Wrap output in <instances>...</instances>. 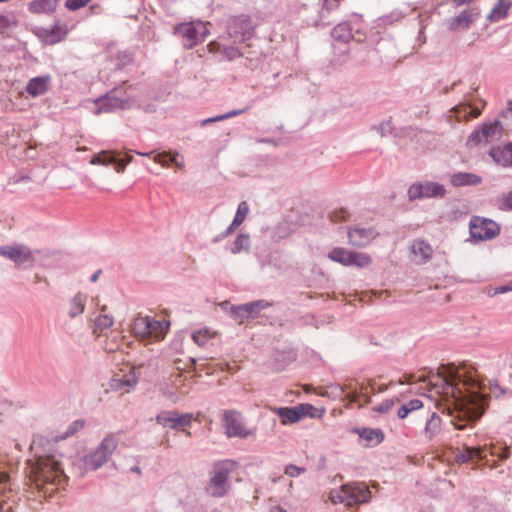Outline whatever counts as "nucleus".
<instances>
[{"mask_svg":"<svg viewBox=\"0 0 512 512\" xmlns=\"http://www.w3.org/2000/svg\"><path fill=\"white\" fill-rule=\"evenodd\" d=\"M177 154L171 155L170 153H159L154 158L155 162L163 165L168 166L170 163H175L177 166H179L178 162L176 161Z\"/></svg>","mask_w":512,"mask_h":512,"instance_id":"46","label":"nucleus"},{"mask_svg":"<svg viewBox=\"0 0 512 512\" xmlns=\"http://www.w3.org/2000/svg\"><path fill=\"white\" fill-rule=\"evenodd\" d=\"M502 125L499 121L484 123L479 130L474 131L468 138L470 146L491 142L501 136Z\"/></svg>","mask_w":512,"mask_h":512,"instance_id":"13","label":"nucleus"},{"mask_svg":"<svg viewBox=\"0 0 512 512\" xmlns=\"http://www.w3.org/2000/svg\"><path fill=\"white\" fill-rule=\"evenodd\" d=\"M250 245V237L245 234H239L234 242L232 253L237 254L243 250H247Z\"/></svg>","mask_w":512,"mask_h":512,"instance_id":"40","label":"nucleus"},{"mask_svg":"<svg viewBox=\"0 0 512 512\" xmlns=\"http://www.w3.org/2000/svg\"><path fill=\"white\" fill-rule=\"evenodd\" d=\"M132 161V157H128L126 160L125 159H117L115 157V161H114V165H115V170L116 172L120 173V172H123L126 165L128 163H130Z\"/></svg>","mask_w":512,"mask_h":512,"instance_id":"53","label":"nucleus"},{"mask_svg":"<svg viewBox=\"0 0 512 512\" xmlns=\"http://www.w3.org/2000/svg\"><path fill=\"white\" fill-rule=\"evenodd\" d=\"M67 27L64 25H54L50 30L51 42H58L67 35Z\"/></svg>","mask_w":512,"mask_h":512,"instance_id":"45","label":"nucleus"},{"mask_svg":"<svg viewBox=\"0 0 512 512\" xmlns=\"http://www.w3.org/2000/svg\"><path fill=\"white\" fill-rule=\"evenodd\" d=\"M371 497L370 490L364 483H350L342 485L339 489L330 492V500L346 506H353L367 502Z\"/></svg>","mask_w":512,"mask_h":512,"instance_id":"4","label":"nucleus"},{"mask_svg":"<svg viewBox=\"0 0 512 512\" xmlns=\"http://www.w3.org/2000/svg\"><path fill=\"white\" fill-rule=\"evenodd\" d=\"M100 311V314L94 320L93 328V333L97 336H100L104 330L110 328L114 323V319L107 313V307L105 305L100 308Z\"/></svg>","mask_w":512,"mask_h":512,"instance_id":"24","label":"nucleus"},{"mask_svg":"<svg viewBox=\"0 0 512 512\" xmlns=\"http://www.w3.org/2000/svg\"><path fill=\"white\" fill-rule=\"evenodd\" d=\"M120 372L122 374L115 373L113 375L109 385L113 390H124L125 392H128L129 388L135 386L137 383V377L134 369L130 365H125Z\"/></svg>","mask_w":512,"mask_h":512,"instance_id":"18","label":"nucleus"},{"mask_svg":"<svg viewBox=\"0 0 512 512\" xmlns=\"http://www.w3.org/2000/svg\"><path fill=\"white\" fill-rule=\"evenodd\" d=\"M83 467L85 470H96L101 467L107 460L105 457L96 449L94 452L86 455L83 460Z\"/></svg>","mask_w":512,"mask_h":512,"instance_id":"28","label":"nucleus"},{"mask_svg":"<svg viewBox=\"0 0 512 512\" xmlns=\"http://www.w3.org/2000/svg\"><path fill=\"white\" fill-rule=\"evenodd\" d=\"M169 322L151 316H138L132 323V332L138 338L149 342H159L165 338Z\"/></svg>","mask_w":512,"mask_h":512,"instance_id":"3","label":"nucleus"},{"mask_svg":"<svg viewBox=\"0 0 512 512\" xmlns=\"http://www.w3.org/2000/svg\"><path fill=\"white\" fill-rule=\"evenodd\" d=\"M473 0H454V2L457 4V5H465V4H469L470 2H472Z\"/></svg>","mask_w":512,"mask_h":512,"instance_id":"63","label":"nucleus"},{"mask_svg":"<svg viewBox=\"0 0 512 512\" xmlns=\"http://www.w3.org/2000/svg\"><path fill=\"white\" fill-rule=\"evenodd\" d=\"M445 193L446 189L443 185L430 181L414 183L408 190L410 200L443 197Z\"/></svg>","mask_w":512,"mask_h":512,"instance_id":"12","label":"nucleus"},{"mask_svg":"<svg viewBox=\"0 0 512 512\" xmlns=\"http://www.w3.org/2000/svg\"><path fill=\"white\" fill-rule=\"evenodd\" d=\"M347 234L349 244L358 248L369 245L379 235L374 228L359 225L349 227Z\"/></svg>","mask_w":512,"mask_h":512,"instance_id":"16","label":"nucleus"},{"mask_svg":"<svg viewBox=\"0 0 512 512\" xmlns=\"http://www.w3.org/2000/svg\"><path fill=\"white\" fill-rule=\"evenodd\" d=\"M55 0H34L30 5V11L33 13H51L56 9Z\"/></svg>","mask_w":512,"mask_h":512,"instance_id":"33","label":"nucleus"},{"mask_svg":"<svg viewBox=\"0 0 512 512\" xmlns=\"http://www.w3.org/2000/svg\"><path fill=\"white\" fill-rule=\"evenodd\" d=\"M482 182V178L476 174L468 172H458L450 176V183L455 187L475 186Z\"/></svg>","mask_w":512,"mask_h":512,"instance_id":"22","label":"nucleus"},{"mask_svg":"<svg viewBox=\"0 0 512 512\" xmlns=\"http://www.w3.org/2000/svg\"><path fill=\"white\" fill-rule=\"evenodd\" d=\"M480 17V11L478 8H467L463 10L459 15L451 18L447 22V27L451 31H463L471 27V25L478 20Z\"/></svg>","mask_w":512,"mask_h":512,"instance_id":"17","label":"nucleus"},{"mask_svg":"<svg viewBox=\"0 0 512 512\" xmlns=\"http://www.w3.org/2000/svg\"><path fill=\"white\" fill-rule=\"evenodd\" d=\"M118 446V439L114 434H110L106 436L99 447L97 448L99 452L105 457L106 460L112 455L115 449Z\"/></svg>","mask_w":512,"mask_h":512,"instance_id":"30","label":"nucleus"},{"mask_svg":"<svg viewBox=\"0 0 512 512\" xmlns=\"http://www.w3.org/2000/svg\"><path fill=\"white\" fill-rule=\"evenodd\" d=\"M360 392L359 393H367L368 389H370V386L367 384H360L359 385Z\"/></svg>","mask_w":512,"mask_h":512,"instance_id":"61","label":"nucleus"},{"mask_svg":"<svg viewBox=\"0 0 512 512\" xmlns=\"http://www.w3.org/2000/svg\"><path fill=\"white\" fill-rule=\"evenodd\" d=\"M86 303V296L82 293H77L70 302L69 315L74 318L84 312Z\"/></svg>","mask_w":512,"mask_h":512,"instance_id":"34","label":"nucleus"},{"mask_svg":"<svg viewBox=\"0 0 512 512\" xmlns=\"http://www.w3.org/2000/svg\"><path fill=\"white\" fill-rule=\"evenodd\" d=\"M0 512H13L12 505L4 492L0 493Z\"/></svg>","mask_w":512,"mask_h":512,"instance_id":"52","label":"nucleus"},{"mask_svg":"<svg viewBox=\"0 0 512 512\" xmlns=\"http://www.w3.org/2000/svg\"><path fill=\"white\" fill-rule=\"evenodd\" d=\"M359 395L360 399L363 398V403H361L362 406L371 403V397L367 393H359Z\"/></svg>","mask_w":512,"mask_h":512,"instance_id":"60","label":"nucleus"},{"mask_svg":"<svg viewBox=\"0 0 512 512\" xmlns=\"http://www.w3.org/2000/svg\"><path fill=\"white\" fill-rule=\"evenodd\" d=\"M243 112H244V110H232V111H229V112H227V113H225L223 115H218V116H215V117L204 119L201 122V125L205 126V125H207L209 123H214V122H217V121L229 119V118H232L234 116L240 115Z\"/></svg>","mask_w":512,"mask_h":512,"instance_id":"44","label":"nucleus"},{"mask_svg":"<svg viewBox=\"0 0 512 512\" xmlns=\"http://www.w3.org/2000/svg\"><path fill=\"white\" fill-rule=\"evenodd\" d=\"M423 407V403L418 399H413L408 403L402 405L397 412V415L400 419L407 417V415L415 410H418Z\"/></svg>","mask_w":512,"mask_h":512,"instance_id":"36","label":"nucleus"},{"mask_svg":"<svg viewBox=\"0 0 512 512\" xmlns=\"http://www.w3.org/2000/svg\"><path fill=\"white\" fill-rule=\"evenodd\" d=\"M499 207L501 210H512V191L504 194L500 199Z\"/></svg>","mask_w":512,"mask_h":512,"instance_id":"48","label":"nucleus"},{"mask_svg":"<svg viewBox=\"0 0 512 512\" xmlns=\"http://www.w3.org/2000/svg\"><path fill=\"white\" fill-rule=\"evenodd\" d=\"M41 253V250L33 251L23 244L6 245L0 247V256L10 259L16 266H32L36 257L35 254Z\"/></svg>","mask_w":512,"mask_h":512,"instance_id":"9","label":"nucleus"},{"mask_svg":"<svg viewBox=\"0 0 512 512\" xmlns=\"http://www.w3.org/2000/svg\"><path fill=\"white\" fill-rule=\"evenodd\" d=\"M296 407H297V410L299 413L300 420L307 416H309L311 418H315L317 416V414H316L317 410L311 404L302 403V404L297 405Z\"/></svg>","mask_w":512,"mask_h":512,"instance_id":"43","label":"nucleus"},{"mask_svg":"<svg viewBox=\"0 0 512 512\" xmlns=\"http://www.w3.org/2000/svg\"><path fill=\"white\" fill-rule=\"evenodd\" d=\"M102 273L101 270H97L93 273V275L91 276V281L92 282H96L100 276V274Z\"/></svg>","mask_w":512,"mask_h":512,"instance_id":"62","label":"nucleus"},{"mask_svg":"<svg viewBox=\"0 0 512 512\" xmlns=\"http://www.w3.org/2000/svg\"><path fill=\"white\" fill-rule=\"evenodd\" d=\"M233 464L231 462L219 463L214 468V475L207 487V492L213 497H222L227 492V482Z\"/></svg>","mask_w":512,"mask_h":512,"instance_id":"10","label":"nucleus"},{"mask_svg":"<svg viewBox=\"0 0 512 512\" xmlns=\"http://www.w3.org/2000/svg\"><path fill=\"white\" fill-rule=\"evenodd\" d=\"M223 53L228 60H233V59L241 56V53L236 48H233V47L225 48L223 50Z\"/></svg>","mask_w":512,"mask_h":512,"instance_id":"56","label":"nucleus"},{"mask_svg":"<svg viewBox=\"0 0 512 512\" xmlns=\"http://www.w3.org/2000/svg\"><path fill=\"white\" fill-rule=\"evenodd\" d=\"M346 390H349V393H347L343 398L345 407L350 408L353 404H357L358 407H362V404L360 403V395L356 388L353 389L351 385L342 387V392H345Z\"/></svg>","mask_w":512,"mask_h":512,"instance_id":"35","label":"nucleus"},{"mask_svg":"<svg viewBox=\"0 0 512 512\" xmlns=\"http://www.w3.org/2000/svg\"><path fill=\"white\" fill-rule=\"evenodd\" d=\"M470 233L475 239H491L499 233V226L492 220L474 217L470 221Z\"/></svg>","mask_w":512,"mask_h":512,"instance_id":"14","label":"nucleus"},{"mask_svg":"<svg viewBox=\"0 0 512 512\" xmlns=\"http://www.w3.org/2000/svg\"><path fill=\"white\" fill-rule=\"evenodd\" d=\"M411 259L418 265L426 264L432 259L433 248L423 239H415L410 246Z\"/></svg>","mask_w":512,"mask_h":512,"instance_id":"19","label":"nucleus"},{"mask_svg":"<svg viewBox=\"0 0 512 512\" xmlns=\"http://www.w3.org/2000/svg\"><path fill=\"white\" fill-rule=\"evenodd\" d=\"M194 415L192 413L180 414L177 411H162L156 416V422L163 426L174 430L185 432L188 436L190 432L186 428L191 425Z\"/></svg>","mask_w":512,"mask_h":512,"instance_id":"11","label":"nucleus"},{"mask_svg":"<svg viewBox=\"0 0 512 512\" xmlns=\"http://www.w3.org/2000/svg\"><path fill=\"white\" fill-rule=\"evenodd\" d=\"M511 6L512 3L510 0H497L488 14L487 19L491 22H498L506 18Z\"/></svg>","mask_w":512,"mask_h":512,"instance_id":"25","label":"nucleus"},{"mask_svg":"<svg viewBox=\"0 0 512 512\" xmlns=\"http://www.w3.org/2000/svg\"><path fill=\"white\" fill-rule=\"evenodd\" d=\"M428 382L443 396L456 429H464L466 422L483 415L488 392L472 364L442 365L428 376Z\"/></svg>","mask_w":512,"mask_h":512,"instance_id":"1","label":"nucleus"},{"mask_svg":"<svg viewBox=\"0 0 512 512\" xmlns=\"http://www.w3.org/2000/svg\"><path fill=\"white\" fill-rule=\"evenodd\" d=\"M398 402L397 398L385 399L380 404L375 405L372 410L374 412H378L380 414H386L394 407V405Z\"/></svg>","mask_w":512,"mask_h":512,"instance_id":"42","label":"nucleus"},{"mask_svg":"<svg viewBox=\"0 0 512 512\" xmlns=\"http://www.w3.org/2000/svg\"><path fill=\"white\" fill-rule=\"evenodd\" d=\"M442 420L436 412H432L425 422L424 428L421 431V437L425 441L435 440L441 432Z\"/></svg>","mask_w":512,"mask_h":512,"instance_id":"20","label":"nucleus"},{"mask_svg":"<svg viewBox=\"0 0 512 512\" xmlns=\"http://www.w3.org/2000/svg\"><path fill=\"white\" fill-rule=\"evenodd\" d=\"M15 21H11L7 16L0 15V33H4L10 26L15 25Z\"/></svg>","mask_w":512,"mask_h":512,"instance_id":"55","label":"nucleus"},{"mask_svg":"<svg viewBox=\"0 0 512 512\" xmlns=\"http://www.w3.org/2000/svg\"><path fill=\"white\" fill-rule=\"evenodd\" d=\"M332 36L334 39L345 43L349 42L350 40L362 42L361 37L352 35V28L347 23H341L337 25L332 31Z\"/></svg>","mask_w":512,"mask_h":512,"instance_id":"27","label":"nucleus"},{"mask_svg":"<svg viewBox=\"0 0 512 512\" xmlns=\"http://www.w3.org/2000/svg\"><path fill=\"white\" fill-rule=\"evenodd\" d=\"M270 304L265 300H257L251 303H246L241 305V311L244 313H248L250 318H255L259 315V313L269 307Z\"/></svg>","mask_w":512,"mask_h":512,"instance_id":"32","label":"nucleus"},{"mask_svg":"<svg viewBox=\"0 0 512 512\" xmlns=\"http://www.w3.org/2000/svg\"><path fill=\"white\" fill-rule=\"evenodd\" d=\"M511 291H512V280L510 282H508L507 284L495 287L493 289V291L490 292L489 294L491 296H495L498 294H504V293L511 292Z\"/></svg>","mask_w":512,"mask_h":512,"instance_id":"51","label":"nucleus"},{"mask_svg":"<svg viewBox=\"0 0 512 512\" xmlns=\"http://www.w3.org/2000/svg\"><path fill=\"white\" fill-rule=\"evenodd\" d=\"M51 82L49 75L34 77L29 80L26 91L32 97H37L45 94L48 91Z\"/></svg>","mask_w":512,"mask_h":512,"instance_id":"21","label":"nucleus"},{"mask_svg":"<svg viewBox=\"0 0 512 512\" xmlns=\"http://www.w3.org/2000/svg\"><path fill=\"white\" fill-rule=\"evenodd\" d=\"M366 440L379 444L383 441L384 435L379 429H364L361 434Z\"/></svg>","mask_w":512,"mask_h":512,"instance_id":"41","label":"nucleus"},{"mask_svg":"<svg viewBox=\"0 0 512 512\" xmlns=\"http://www.w3.org/2000/svg\"><path fill=\"white\" fill-rule=\"evenodd\" d=\"M231 312H232V316H233L234 320L238 324H243L246 320L250 319V316L248 313H244L241 311V305L233 307Z\"/></svg>","mask_w":512,"mask_h":512,"instance_id":"47","label":"nucleus"},{"mask_svg":"<svg viewBox=\"0 0 512 512\" xmlns=\"http://www.w3.org/2000/svg\"><path fill=\"white\" fill-rule=\"evenodd\" d=\"M490 156L497 164L503 167L512 166V143L503 148L498 147L492 149L490 151Z\"/></svg>","mask_w":512,"mask_h":512,"instance_id":"23","label":"nucleus"},{"mask_svg":"<svg viewBox=\"0 0 512 512\" xmlns=\"http://www.w3.org/2000/svg\"><path fill=\"white\" fill-rule=\"evenodd\" d=\"M329 219L332 223L345 222L350 219V212L346 208L341 207L333 210L329 214Z\"/></svg>","mask_w":512,"mask_h":512,"instance_id":"39","label":"nucleus"},{"mask_svg":"<svg viewBox=\"0 0 512 512\" xmlns=\"http://www.w3.org/2000/svg\"><path fill=\"white\" fill-rule=\"evenodd\" d=\"M115 161V156L108 151H101L95 154L91 160L90 164L92 165H108L112 164Z\"/></svg>","mask_w":512,"mask_h":512,"instance_id":"37","label":"nucleus"},{"mask_svg":"<svg viewBox=\"0 0 512 512\" xmlns=\"http://www.w3.org/2000/svg\"><path fill=\"white\" fill-rule=\"evenodd\" d=\"M304 471L303 468H300L296 465H288L285 469V474L290 477H297Z\"/></svg>","mask_w":512,"mask_h":512,"instance_id":"54","label":"nucleus"},{"mask_svg":"<svg viewBox=\"0 0 512 512\" xmlns=\"http://www.w3.org/2000/svg\"><path fill=\"white\" fill-rule=\"evenodd\" d=\"M328 258L343 266H354L359 269L368 268L373 260L370 254L348 250L343 247H334L328 253Z\"/></svg>","mask_w":512,"mask_h":512,"instance_id":"6","label":"nucleus"},{"mask_svg":"<svg viewBox=\"0 0 512 512\" xmlns=\"http://www.w3.org/2000/svg\"><path fill=\"white\" fill-rule=\"evenodd\" d=\"M31 488L43 497H51L64 487L66 477L61 464L54 456H42L32 463L29 470Z\"/></svg>","mask_w":512,"mask_h":512,"instance_id":"2","label":"nucleus"},{"mask_svg":"<svg viewBox=\"0 0 512 512\" xmlns=\"http://www.w3.org/2000/svg\"><path fill=\"white\" fill-rule=\"evenodd\" d=\"M272 411L279 416L283 425L294 424L300 421L297 407H278Z\"/></svg>","mask_w":512,"mask_h":512,"instance_id":"26","label":"nucleus"},{"mask_svg":"<svg viewBox=\"0 0 512 512\" xmlns=\"http://www.w3.org/2000/svg\"><path fill=\"white\" fill-rule=\"evenodd\" d=\"M488 453L491 456L499 457L501 460H506L509 457V448H502L493 444L483 447H465L455 455V458L458 462L462 463L476 460L477 462H481L484 466L492 468L494 464L489 463L487 459Z\"/></svg>","mask_w":512,"mask_h":512,"instance_id":"5","label":"nucleus"},{"mask_svg":"<svg viewBox=\"0 0 512 512\" xmlns=\"http://www.w3.org/2000/svg\"><path fill=\"white\" fill-rule=\"evenodd\" d=\"M249 213V206L247 202L242 201L237 208L235 217L231 223V225L227 229V234L233 232L237 227H239L246 219Z\"/></svg>","mask_w":512,"mask_h":512,"instance_id":"29","label":"nucleus"},{"mask_svg":"<svg viewBox=\"0 0 512 512\" xmlns=\"http://www.w3.org/2000/svg\"><path fill=\"white\" fill-rule=\"evenodd\" d=\"M107 352H115L119 349V344L115 341H107L104 345Z\"/></svg>","mask_w":512,"mask_h":512,"instance_id":"58","label":"nucleus"},{"mask_svg":"<svg viewBox=\"0 0 512 512\" xmlns=\"http://www.w3.org/2000/svg\"><path fill=\"white\" fill-rule=\"evenodd\" d=\"M215 333L209 329H200L192 334V338L200 346H204L210 339L214 338Z\"/></svg>","mask_w":512,"mask_h":512,"instance_id":"38","label":"nucleus"},{"mask_svg":"<svg viewBox=\"0 0 512 512\" xmlns=\"http://www.w3.org/2000/svg\"><path fill=\"white\" fill-rule=\"evenodd\" d=\"M207 49L210 53H216V52L220 51V44L216 41H211L207 45Z\"/></svg>","mask_w":512,"mask_h":512,"instance_id":"59","label":"nucleus"},{"mask_svg":"<svg viewBox=\"0 0 512 512\" xmlns=\"http://www.w3.org/2000/svg\"><path fill=\"white\" fill-rule=\"evenodd\" d=\"M414 378H415V376L413 374H407V375H404L403 377L399 378L397 383L399 385L410 384V383H413L416 381Z\"/></svg>","mask_w":512,"mask_h":512,"instance_id":"57","label":"nucleus"},{"mask_svg":"<svg viewBox=\"0 0 512 512\" xmlns=\"http://www.w3.org/2000/svg\"><path fill=\"white\" fill-rule=\"evenodd\" d=\"M271 512H287V511L279 506H276L271 509Z\"/></svg>","mask_w":512,"mask_h":512,"instance_id":"64","label":"nucleus"},{"mask_svg":"<svg viewBox=\"0 0 512 512\" xmlns=\"http://www.w3.org/2000/svg\"><path fill=\"white\" fill-rule=\"evenodd\" d=\"M174 32L183 38L184 46L188 49L202 43L209 35L207 23L202 21L180 23L175 27Z\"/></svg>","mask_w":512,"mask_h":512,"instance_id":"7","label":"nucleus"},{"mask_svg":"<svg viewBox=\"0 0 512 512\" xmlns=\"http://www.w3.org/2000/svg\"><path fill=\"white\" fill-rule=\"evenodd\" d=\"M253 26L248 16L235 17L228 26L229 36L234 42H243L251 37Z\"/></svg>","mask_w":512,"mask_h":512,"instance_id":"15","label":"nucleus"},{"mask_svg":"<svg viewBox=\"0 0 512 512\" xmlns=\"http://www.w3.org/2000/svg\"><path fill=\"white\" fill-rule=\"evenodd\" d=\"M225 431L228 437L249 438L256 436V430L247 428L243 416L236 410H227L223 415Z\"/></svg>","mask_w":512,"mask_h":512,"instance_id":"8","label":"nucleus"},{"mask_svg":"<svg viewBox=\"0 0 512 512\" xmlns=\"http://www.w3.org/2000/svg\"><path fill=\"white\" fill-rule=\"evenodd\" d=\"M453 111L458 121L477 118L481 114V111L478 108H473L466 104L455 107Z\"/></svg>","mask_w":512,"mask_h":512,"instance_id":"31","label":"nucleus"},{"mask_svg":"<svg viewBox=\"0 0 512 512\" xmlns=\"http://www.w3.org/2000/svg\"><path fill=\"white\" fill-rule=\"evenodd\" d=\"M394 384L393 381H391L389 384H381V385H376L375 383V380H372L370 379L368 381V385L370 386V389H371V392L372 393H382L384 391H386L390 386H392Z\"/></svg>","mask_w":512,"mask_h":512,"instance_id":"49","label":"nucleus"},{"mask_svg":"<svg viewBox=\"0 0 512 512\" xmlns=\"http://www.w3.org/2000/svg\"><path fill=\"white\" fill-rule=\"evenodd\" d=\"M91 0H66V7L69 10H77L81 7H84Z\"/></svg>","mask_w":512,"mask_h":512,"instance_id":"50","label":"nucleus"}]
</instances>
